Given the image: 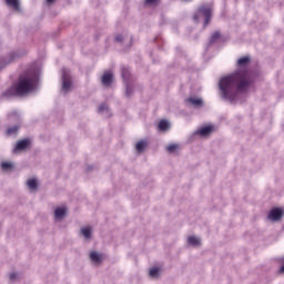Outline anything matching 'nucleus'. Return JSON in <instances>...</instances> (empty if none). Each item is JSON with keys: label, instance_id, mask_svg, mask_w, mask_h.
I'll use <instances>...</instances> for the list:
<instances>
[{"label": "nucleus", "instance_id": "obj_1", "mask_svg": "<svg viewBox=\"0 0 284 284\" xmlns=\"http://www.w3.org/2000/svg\"><path fill=\"white\" fill-rule=\"evenodd\" d=\"M250 63H252V58L250 55L240 58L237 60V70L220 80L219 88L221 97L225 101L235 103L239 99V94H245L252 87V83H254L256 73L247 69Z\"/></svg>", "mask_w": 284, "mask_h": 284}, {"label": "nucleus", "instance_id": "obj_2", "mask_svg": "<svg viewBox=\"0 0 284 284\" xmlns=\"http://www.w3.org/2000/svg\"><path fill=\"white\" fill-rule=\"evenodd\" d=\"M38 83L39 74L37 72L21 74L18 83L3 92L2 97L6 99H10V97H26V94H30V92H34V90H37Z\"/></svg>", "mask_w": 284, "mask_h": 284}, {"label": "nucleus", "instance_id": "obj_3", "mask_svg": "<svg viewBox=\"0 0 284 284\" xmlns=\"http://www.w3.org/2000/svg\"><path fill=\"white\" fill-rule=\"evenodd\" d=\"M201 17H204L203 28H207V26H210V21H212V4L200 6L197 12L193 16V21L199 23Z\"/></svg>", "mask_w": 284, "mask_h": 284}, {"label": "nucleus", "instance_id": "obj_4", "mask_svg": "<svg viewBox=\"0 0 284 284\" xmlns=\"http://www.w3.org/2000/svg\"><path fill=\"white\" fill-rule=\"evenodd\" d=\"M72 90V74L69 69H62V91L64 93L70 92Z\"/></svg>", "mask_w": 284, "mask_h": 284}, {"label": "nucleus", "instance_id": "obj_5", "mask_svg": "<svg viewBox=\"0 0 284 284\" xmlns=\"http://www.w3.org/2000/svg\"><path fill=\"white\" fill-rule=\"evenodd\" d=\"M283 214H284L283 209L274 207L273 210L270 211L267 219L268 221H273V222L281 221V219H283Z\"/></svg>", "mask_w": 284, "mask_h": 284}, {"label": "nucleus", "instance_id": "obj_6", "mask_svg": "<svg viewBox=\"0 0 284 284\" xmlns=\"http://www.w3.org/2000/svg\"><path fill=\"white\" fill-rule=\"evenodd\" d=\"M30 148V139L20 140L17 142L13 148V154H18V152H23V150H28Z\"/></svg>", "mask_w": 284, "mask_h": 284}, {"label": "nucleus", "instance_id": "obj_7", "mask_svg": "<svg viewBox=\"0 0 284 284\" xmlns=\"http://www.w3.org/2000/svg\"><path fill=\"white\" fill-rule=\"evenodd\" d=\"M14 59H17V53H11L7 58L0 59V70H3L6 65H10Z\"/></svg>", "mask_w": 284, "mask_h": 284}, {"label": "nucleus", "instance_id": "obj_8", "mask_svg": "<svg viewBox=\"0 0 284 284\" xmlns=\"http://www.w3.org/2000/svg\"><path fill=\"white\" fill-rule=\"evenodd\" d=\"M214 132V126L206 125L201 128L200 130L195 131V134H199L200 136H210Z\"/></svg>", "mask_w": 284, "mask_h": 284}, {"label": "nucleus", "instance_id": "obj_9", "mask_svg": "<svg viewBox=\"0 0 284 284\" xmlns=\"http://www.w3.org/2000/svg\"><path fill=\"white\" fill-rule=\"evenodd\" d=\"M186 103H190L191 105H193V108H203V99L201 98H187Z\"/></svg>", "mask_w": 284, "mask_h": 284}, {"label": "nucleus", "instance_id": "obj_10", "mask_svg": "<svg viewBox=\"0 0 284 284\" xmlns=\"http://www.w3.org/2000/svg\"><path fill=\"white\" fill-rule=\"evenodd\" d=\"M89 258H91V261L93 263H97L99 265V263H102L103 262V254L97 252V251H93L89 254Z\"/></svg>", "mask_w": 284, "mask_h": 284}, {"label": "nucleus", "instance_id": "obj_11", "mask_svg": "<svg viewBox=\"0 0 284 284\" xmlns=\"http://www.w3.org/2000/svg\"><path fill=\"white\" fill-rule=\"evenodd\" d=\"M187 243L192 247H199V246H201V239L197 236L191 235L187 237Z\"/></svg>", "mask_w": 284, "mask_h": 284}, {"label": "nucleus", "instance_id": "obj_12", "mask_svg": "<svg viewBox=\"0 0 284 284\" xmlns=\"http://www.w3.org/2000/svg\"><path fill=\"white\" fill-rule=\"evenodd\" d=\"M121 75H122V79H123L125 84L130 83V69L129 68L122 67L121 68Z\"/></svg>", "mask_w": 284, "mask_h": 284}, {"label": "nucleus", "instance_id": "obj_13", "mask_svg": "<svg viewBox=\"0 0 284 284\" xmlns=\"http://www.w3.org/2000/svg\"><path fill=\"white\" fill-rule=\"evenodd\" d=\"M112 79H113V75L112 73L110 72H105L103 75H102V83L103 85H112Z\"/></svg>", "mask_w": 284, "mask_h": 284}, {"label": "nucleus", "instance_id": "obj_14", "mask_svg": "<svg viewBox=\"0 0 284 284\" xmlns=\"http://www.w3.org/2000/svg\"><path fill=\"white\" fill-rule=\"evenodd\" d=\"M158 130L160 132H168V130H170V122L166 120H161L158 124Z\"/></svg>", "mask_w": 284, "mask_h": 284}, {"label": "nucleus", "instance_id": "obj_15", "mask_svg": "<svg viewBox=\"0 0 284 284\" xmlns=\"http://www.w3.org/2000/svg\"><path fill=\"white\" fill-rule=\"evenodd\" d=\"M80 232L87 241H90V239H92V229L91 227H82Z\"/></svg>", "mask_w": 284, "mask_h": 284}, {"label": "nucleus", "instance_id": "obj_16", "mask_svg": "<svg viewBox=\"0 0 284 284\" xmlns=\"http://www.w3.org/2000/svg\"><path fill=\"white\" fill-rule=\"evenodd\" d=\"M219 39H221V31L213 32V34L211 36L209 44L214 45V43H216V41H219Z\"/></svg>", "mask_w": 284, "mask_h": 284}, {"label": "nucleus", "instance_id": "obj_17", "mask_svg": "<svg viewBox=\"0 0 284 284\" xmlns=\"http://www.w3.org/2000/svg\"><path fill=\"white\" fill-rule=\"evenodd\" d=\"M7 6H9L10 8H14L16 10H19L21 3L19 2V0H6Z\"/></svg>", "mask_w": 284, "mask_h": 284}, {"label": "nucleus", "instance_id": "obj_18", "mask_svg": "<svg viewBox=\"0 0 284 284\" xmlns=\"http://www.w3.org/2000/svg\"><path fill=\"white\" fill-rule=\"evenodd\" d=\"M148 145L145 140L139 141L135 145L136 152H143Z\"/></svg>", "mask_w": 284, "mask_h": 284}, {"label": "nucleus", "instance_id": "obj_19", "mask_svg": "<svg viewBox=\"0 0 284 284\" xmlns=\"http://www.w3.org/2000/svg\"><path fill=\"white\" fill-rule=\"evenodd\" d=\"M54 216L55 219H63L65 216V209L63 207L55 209Z\"/></svg>", "mask_w": 284, "mask_h": 284}, {"label": "nucleus", "instance_id": "obj_20", "mask_svg": "<svg viewBox=\"0 0 284 284\" xmlns=\"http://www.w3.org/2000/svg\"><path fill=\"white\" fill-rule=\"evenodd\" d=\"M27 185H28L29 190H37V187H39V183L34 179L28 180Z\"/></svg>", "mask_w": 284, "mask_h": 284}, {"label": "nucleus", "instance_id": "obj_21", "mask_svg": "<svg viewBox=\"0 0 284 284\" xmlns=\"http://www.w3.org/2000/svg\"><path fill=\"white\" fill-rule=\"evenodd\" d=\"M98 112L100 114H104V112L108 114L110 112V109L108 108V104L102 103V104H100Z\"/></svg>", "mask_w": 284, "mask_h": 284}, {"label": "nucleus", "instance_id": "obj_22", "mask_svg": "<svg viewBox=\"0 0 284 284\" xmlns=\"http://www.w3.org/2000/svg\"><path fill=\"white\" fill-rule=\"evenodd\" d=\"M160 270L154 267L149 271V275L151 278H159Z\"/></svg>", "mask_w": 284, "mask_h": 284}, {"label": "nucleus", "instance_id": "obj_23", "mask_svg": "<svg viewBox=\"0 0 284 284\" xmlns=\"http://www.w3.org/2000/svg\"><path fill=\"white\" fill-rule=\"evenodd\" d=\"M134 94V91L132 90V87H130V83L125 84V97L130 98Z\"/></svg>", "mask_w": 284, "mask_h": 284}, {"label": "nucleus", "instance_id": "obj_24", "mask_svg": "<svg viewBox=\"0 0 284 284\" xmlns=\"http://www.w3.org/2000/svg\"><path fill=\"white\" fill-rule=\"evenodd\" d=\"M17 132H19V126H11L7 130V134L9 136H12V134H17Z\"/></svg>", "mask_w": 284, "mask_h": 284}, {"label": "nucleus", "instance_id": "obj_25", "mask_svg": "<svg viewBox=\"0 0 284 284\" xmlns=\"http://www.w3.org/2000/svg\"><path fill=\"white\" fill-rule=\"evenodd\" d=\"M1 169L4 170V171L12 170V163H10V162H2L1 163Z\"/></svg>", "mask_w": 284, "mask_h": 284}, {"label": "nucleus", "instance_id": "obj_26", "mask_svg": "<svg viewBox=\"0 0 284 284\" xmlns=\"http://www.w3.org/2000/svg\"><path fill=\"white\" fill-rule=\"evenodd\" d=\"M161 0H145V6H156Z\"/></svg>", "mask_w": 284, "mask_h": 284}, {"label": "nucleus", "instance_id": "obj_27", "mask_svg": "<svg viewBox=\"0 0 284 284\" xmlns=\"http://www.w3.org/2000/svg\"><path fill=\"white\" fill-rule=\"evenodd\" d=\"M176 148H179V145L176 144H170L166 150L168 152L172 153V152H175L176 151Z\"/></svg>", "mask_w": 284, "mask_h": 284}, {"label": "nucleus", "instance_id": "obj_28", "mask_svg": "<svg viewBox=\"0 0 284 284\" xmlns=\"http://www.w3.org/2000/svg\"><path fill=\"white\" fill-rule=\"evenodd\" d=\"M123 36L122 34H118V36H115V41H116V43H123Z\"/></svg>", "mask_w": 284, "mask_h": 284}, {"label": "nucleus", "instance_id": "obj_29", "mask_svg": "<svg viewBox=\"0 0 284 284\" xmlns=\"http://www.w3.org/2000/svg\"><path fill=\"white\" fill-rule=\"evenodd\" d=\"M18 276L19 275L17 273H11L9 278H10V281H17Z\"/></svg>", "mask_w": 284, "mask_h": 284}, {"label": "nucleus", "instance_id": "obj_30", "mask_svg": "<svg viewBox=\"0 0 284 284\" xmlns=\"http://www.w3.org/2000/svg\"><path fill=\"white\" fill-rule=\"evenodd\" d=\"M54 1H57V0H47V3H49V6H52V3H54Z\"/></svg>", "mask_w": 284, "mask_h": 284}, {"label": "nucleus", "instance_id": "obj_31", "mask_svg": "<svg viewBox=\"0 0 284 284\" xmlns=\"http://www.w3.org/2000/svg\"><path fill=\"white\" fill-rule=\"evenodd\" d=\"M88 170L90 171V170H92V168L89 166Z\"/></svg>", "mask_w": 284, "mask_h": 284}, {"label": "nucleus", "instance_id": "obj_32", "mask_svg": "<svg viewBox=\"0 0 284 284\" xmlns=\"http://www.w3.org/2000/svg\"><path fill=\"white\" fill-rule=\"evenodd\" d=\"M184 1H192V0H184Z\"/></svg>", "mask_w": 284, "mask_h": 284}]
</instances>
